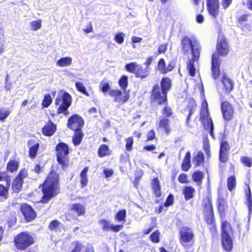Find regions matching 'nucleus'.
<instances>
[{"instance_id": "obj_1", "label": "nucleus", "mask_w": 252, "mask_h": 252, "mask_svg": "<svg viewBox=\"0 0 252 252\" xmlns=\"http://www.w3.org/2000/svg\"><path fill=\"white\" fill-rule=\"evenodd\" d=\"M216 206L220 222L221 246L222 249L226 252H231L233 248V229L230 222L225 220L228 209L227 199L220 192L218 193Z\"/></svg>"}, {"instance_id": "obj_2", "label": "nucleus", "mask_w": 252, "mask_h": 252, "mask_svg": "<svg viewBox=\"0 0 252 252\" xmlns=\"http://www.w3.org/2000/svg\"><path fill=\"white\" fill-rule=\"evenodd\" d=\"M39 188L42 193L39 202L46 204L61 192V183L59 174L54 169L48 173Z\"/></svg>"}, {"instance_id": "obj_3", "label": "nucleus", "mask_w": 252, "mask_h": 252, "mask_svg": "<svg viewBox=\"0 0 252 252\" xmlns=\"http://www.w3.org/2000/svg\"><path fill=\"white\" fill-rule=\"evenodd\" d=\"M216 51L211 57V76L214 80L217 79L220 75V57L226 56L229 52V42L223 35L218 37L216 46Z\"/></svg>"}, {"instance_id": "obj_4", "label": "nucleus", "mask_w": 252, "mask_h": 252, "mask_svg": "<svg viewBox=\"0 0 252 252\" xmlns=\"http://www.w3.org/2000/svg\"><path fill=\"white\" fill-rule=\"evenodd\" d=\"M172 86V82L169 77H162L160 81V85L156 83L152 87L150 94L151 103L158 106L168 104V93Z\"/></svg>"}, {"instance_id": "obj_5", "label": "nucleus", "mask_w": 252, "mask_h": 252, "mask_svg": "<svg viewBox=\"0 0 252 252\" xmlns=\"http://www.w3.org/2000/svg\"><path fill=\"white\" fill-rule=\"evenodd\" d=\"M201 207L204 221L208 226L212 236L217 237L219 234L218 228L211 194L203 197Z\"/></svg>"}, {"instance_id": "obj_6", "label": "nucleus", "mask_w": 252, "mask_h": 252, "mask_svg": "<svg viewBox=\"0 0 252 252\" xmlns=\"http://www.w3.org/2000/svg\"><path fill=\"white\" fill-rule=\"evenodd\" d=\"M84 125V121L80 115L74 114L71 115L67 119L66 126L74 132L72 137V142L74 146L80 145L84 137L82 130Z\"/></svg>"}, {"instance_id": "obj_7", "label": "nucleus", "mask_w": 252, "mask_h": 252, "mask_svg": "<svg viewBox=\"0 0 252 252\" xmlns=\"http://www.w3.org/2000/svg\"><path fill=\"white\" fill-rule=\"evenodd\" d=\"M178 240L181 245L186 252L193 248L195 241L194 230L189 226H182L178 231Z\"/></svg>"}, {"instance_id": "obj_8", "label": "nucleus", "mask_w": 252, "mask_h": 252, "mask_svg": "<svg viewBox=\"0 0 252 252\" xmlns=\"http://www.w3.org/2000/svg\"><path fill=\"white\" fill-rule=\"evenodd\" d=\"M199 120L204 128L209 130V134L213 138H215L214 134V124L211 118L208 107V103L206 100H204L201 105L200 112Z\"/></svg>"}, {"instance_id": "obj_9", "label": "nucleus", "mask_w": 252, "mask_h": 252, "mask_svg": "<svg viewBox=\"0 0 252 252\" xmlns=\"http://www.w3.org/2000/svg\"><path fill=\"white\" fill-rule=\"evenodd\" d=\"M71 102L72 97L68 93L65 92L62 94H59L55 100V105L58 106L57 113L68 115L69 114L68 108L71 105Z\"/></svg>"}, {"instance_id": "obj_10", "label": "nucleus", "mask_w": 252, "mask_h": 252, "mask_svg": "<svg viewBox=\"0 0 252 252\" xmlns=\"http://www.w3.org/2000/svg\"><path fill=\"white\" fill-rule=\"evenodd\" d=\"M56 156L58 163L61 165L62 168H66L69 164L68 146L63 142H60L55 147Z\"/></svg>"}, {"instance_id": "obj_11", "label": "nucleus", "mask_w": 252, "mask_h": 252, "mask_svg": "<svg viewBox=\"0 0 252 252\" xmlns=\"http://www.w3.org/2000/svg\"><path fill=\"white\" fill-rule=\"evenodd\" d=\"M181 46L185 54L190 50L191 56L201 54V46L196 39H192L188 36H185L181 40Z\"/></svg>"}, {"instance_id": "obj_12", "label": "nucleus", "mask_w": 252, "mask_h": 252, "mask_svg": "<svg viewBox=\"0 0 252 252\" xmlns=\"http://www.w3.org/2000/svg\"><path fill=\"white\" fill-rule=\"evenodd\" d=\"M15 247L19 251H25L34 243L33 237L28 232L17 234L13 240Z\"/></svg>"}, {"instance_id": "obj_13", "label": "nucleus", "mask_w": 252, "mask_h": 252, "mask_svg": "<svg viewBox=\"0 0 252 252\" xmlns=\"http://www.w3.org/2000/svg\"><path fill=\"white\" fill-rule=\"evenodd\" d=\"M220 102V111L222 118L224 122H229L232 121L235 117V107L230 102L224 100L223 95L219 94Z\"/></svg>"}, {"instance_id": "obj_14", "label": "nucleus", "mask_w": 252, "mask_h": 252, "mask_svg": "<svg viewBox=\"0 0 252 252\" xmlns=\"http://www.w3.org/2000/svg\"><path fill=\"white\" fill-rule=\"evenodd\" d=\"M86 214L85 206L80 203L72 204L66 215L67 220H75L77 217L85 216Z\"/></svg>"}, {"instance_id": "obj_15", "label": "nucleus", "mask_w": 252, "mask_h": 252, "mask_svg": "<svg viewBox=\"0 0 252 252\" xmlns=\"http://www.w3.org/2000/svg\"><path fill=\"white\" fill-rule=\"evenodd\" d=\"M19 209L27 222L32 221L36 219L37 217L36 211L29 204L26 203L21 204Z\"/></svg>"}, {"instance_id": "obj_16", "label": "nucleus", "mask_w": 252, "mask_h": 252, "mask_svg": "<svg viewBox=\"0 0 252 252\" xmlns=\"http://www.w3.org/2000/svg\"><path fill=\"white\" fill-rule=\"evenodd\" d=\"M230 146L226 140H222L220 142L219 154V161L223 163H226L229 158Z\"/></svg>"}, {"instance_id": "obj_17", "label": "nucleus", "mask_w": 252, "mask_h": 252, "mask_svg": "<svg viewBox=\"0 0 252 252\" xmlns=\"http://www.w3.org/2000/svg\"><path fill=\"white\" fill-rule=\"evenodd\" d=\"M99 223L101 226L102 230L104 232L112 231L114 233H117L124 227L123 224H112L109 220L104 219L100 220Z\"/></svg>"}, {"instance_id": "obj_18", "label": "nucleus", "mask_w": 252, "mask_h": 252, "mask_svg": "<svg viewBox=\"0 0 252 252\" xmlns=\"http://www.w3.org/2000/svg\"><path fill=\"white\" fill-rule=\"evenodd\" d=\"M175 62L174 61H171L169 62L166 66L164 59L163 58H160L158 61L157 69L159 71L160 73L165 74L172 71L175 68Z\"/></svg>"}, {"instance_id": "obj_19", "label": "nucleus", "mask_w": 252, "mask_h": 252, "mask_svg": "<svg viewBox=\"0 0 252 252\" xmlns=\"http://www.w3.org/2000/svg\"><path fill=\"white\" fill-rule=\"evenodd\" d=\"M206 5L209 14L216 18L219 13V0H206Z\"/></svg>"}, {"instance_id": "obj_20", "label": "nucleus", "mask_w": 252, "mask_h": 252, "mask_svg": "<svg viewBox=\"0 0 252 252\" xmlns=\"http://www.w3.org/2000/svg\"><path fill=\"white\" fill-rule=\"evenodd\" d=\"M197 108V103L195 100L192 98H190L189 99L188 103L185 108L184 109V111H188L189 113L187 116L186 120V125L189 127L192 126L190 125L189 120L191 116L195 111Z\"/></svg>"}, {"instance_id": "obj_21", "label": "nucleus", "mask_w": 252, "mask_h": 252, "mask_svg": "<svg viewBox=\"0 0 252 252\" xmlns=\"http://www.w3.org/2000/svg\"><path fill=\"white\" fill-rule=\"evenodd\" d=\"M110 96L114 98V101L119 103L120 104H124L126 102L129 98V94L126 93L124 95L122 96V92L118 89L111 90L109 91Z\"/></svg>"}, {"instance_id": "obj_22", "label": "nucleus", "mask_w": 252, "mask_h": 252, "mask_svg": "<svg viewBox=\"0 0 252 252\" xmlns=\"http://www.w3.org/2000/svg\"><path fill=\"white\" fill-rule=\"evenodd\" d=\"M56 131L57 125L51 119H49L41 128L42 134L47 137L53 135Z\"/></svg>"}, {"instance_id": "obj_23", "label": "nucleus", "mask_w": 252, "mask_h": 252, "mask_svg": "<svg viewBox=\"0 0 252 252\" xmlns=\"http://www.w3.org/2000/svg\"><path fill=\"white\" fill-rule=\"evenodd\" d=\"M222 91L225 94H229L234 88V83L233 80L226 76L223 75L221 78Z\"/></svg>"}, {"instance_id": "obj_24", "label": "nucleus", "mask_w": 252, "mask_h": 252, "mask_svg": "<svg viewBox=\"0 0 252 252\" xmlns=\"http://www.w3.org/2000/svg\"><path fill=\"white\" fill-rule=\"evenodd\" d=\"M29 147V156L32 159H34L39 148V143L34 139H31L28 141Z\"/></svg>"}, {"instance_id": "obj_25", "label": "nucleus", "mask_w": 252, "mask_h": 252, "mask_svg": "<svg viewBox=\"0 0 252 252\" xmlns=\"http://www.w3.org/2000/svg\"><path fill=\"white\" fill-rule=\"evenodd\" d=\"M200 55L192 56L187 63V68L190 76L194 77L196 73V69L194 67V63L197 62L200 58Z\"/></svg>"}, {"instance_id": "obj_26", "label": "nucleus", "mask_w": 252, "mask_h": 252, "mask_svg": "<svg viewBox=\"0 0 252 252\" xmlns=\"http://www.w3.org/2000/svg\"><path fill=\"white\" fill-rule=\"evenodd\" d=\"M151 189L152 192L156 197L159 198L161 196V187L160 181L158 177H155L152 180Z\"/></svg>"}, {"instance_id": "obj_27", "label": "nucleus", "mask_w": 252, "mask_h": 252, "mask_svg": "<svg viewBox=\"0 0 252 252\" xmlns=\"http://www.w3.org/2000/svg\"><path fill=\"white\" fill-rule=\"evenodd\" d=\"M195 189L191 186H185L183 187L182 194L186 201L193 198L195 196Z\"/></svg>"}, {"instance_id": "obj_28", "label": "nucleus", "mask_w": 252, "mask_h": 252, "mask_svg": "<svg viewBox=\"0 0 252 252\" xmlns=\"http://www.w3.org/2000/svg\"><path fill=\"white\" fill-rule=\"evenodd\" d=\"M112 153V151L109 146L105 144H101L97 150L98 156L100 158L109 156Z\"/></svg>"}, {"instance_id": "obj_29", "label": "nucleus", "mask_w": 252, "mask_h": 252, "mask_svg": "<svg viewBox=\"0 0 252 252\" xmlns=\"http://www.w3.org/2000/svg\"><path fill=\"white\" fill-rule=\"evenodd\" d=\"M191 154L189 151H188L183 158L181 164V169L183 171L187 172L191 168Z\"/></svg>"}, {"instance_id": "obj_30", "label": "nucleus", "mask_w": 252, "mask_h": 252, "mask_svg": "<svg viewBox=\"0 0 252 252\" xmlns=\"http://www.w3.org/2000/svg\"><path fill=\"white\" fill-rule=\"evenodd\" d=\"M150 71V68L149 69L147 68H144L141 65H138L134 74L136 78H139L142 79L149 76Z\"/></svg>"}, {"instance_id": "obj_31", "label": "nucleus", "mask_w": 252, "mask_h": 252, "mask_svg": "<svg viewBox=\"0 0 252 252\" xmlns=\"http://www.w3.org/2000/svg\"><path fill=\"white\" fill-rule=\"evenodd\" d=\"M204 177V174L203 172L199 170H197L194 171L191 175L192 181L199 187H200L202 184Z\"/></svg>"}, {"instance_id": "obj_32", "label": "nucleus", "mask_w": 252, "mask_h": 252, "mask_svg": "<svg viewBox=\"0 0 252 252\" xmlns=\"http://www.w3.org/2000/svg\"><path fill=\"white\" fill-rule=\"evenodd\" d=\"M193 162L195 167L204 165L205 163V157L203 152L198 151L196 155L193 157Z\"/></svg>"}, {"instance_id": "obj_33", "label": "nucleus", "mask_w": 252, "mask_h": 252, "mask_svg": "<svg viewBox=\"0 0 252 252\" xmlns=\"http://www.w3.org/2000/svg\"><path fill=\"white\" fill-rule=\"evenodd\" d=\"M19 166V162L17 160H9L6 166V171L13 173L17 171Z\"/></svg>"}, {"instance_id": "obj_34", "label": "nucleus", "mask_w": 252, "mask_h": 252, "mask_svg": "<svg viewBox=\"0 0 252 252\" xmlns=\"http://www.w3.org/2000/svg\"><path fill=\"white\" fill-rule=\"evenodd\" d=\"M158 127L164 129L165 133L168 134L171 131V128L169 125V120L166 118H162L158 122Z\"/></svg>"}, {"instance_id": "obj_35", "label": "nucleus", "mask_w": 252, "mask_h": 252, "mask_svg": "<svg viewBox=\"0 0 252 252\" xmlns=\"http://www.w3.org/2000/svg\"><path fill=\"white\" fill-rule=\"evenodd\" d=\"M89 171V167L86 166L80 174L81 188H85L88 183L87 173Z\"/></svg>"}, {"instance_id": "obj_36", "label": "nucleus", "mask_w": 252, "mask_h": 252, "mask_svg": "<svg viewBox=\"0 0 252 252\" xmlns=\"http://www.w3.org/2000/svg\"><path fill=\"white\" fill-rule=\"evenodd\" d=\"M24 181H21L14 178L11 185V189L13 193H18L22 189Z\"/></svg>"}, {"instance_id": "obj_37", "label": "nucleus", "mask_w": 252, "mask_h": 252, "mask_svg": "<svg viewBox=\"0 0 252 252\" xmlns=\"http://www.w3.org/2000/svg\"><path fill=\"white\" fill-rule=\"evenodd\" d=\"M10 184H6L5 185L0 184V198L7 199L9 197V190Z\"/></svg>"}, {"instance_id": "obj_38", "label": "nucleus", "mask_w": 252, "mask_h": 252, "mask_svg": "<svg viewBox=\"0 0 252 252\" xmlns=\"http://www.w3.org/2000/svg\"><path fill=\"white\" fill-rule=\"evenodd\" d=\"M72 63V58L69 57H62L58 60L56 63L57 65L59 67L67 66Z\"/></svg>"}, {"instance_id": "obj_39", "label": "nucleus", "mask_w": 252, "mask_h": 252, "mask_svg": "<svg viewBox=\"0 0 252 252\" xmlns=\"http://www.w3.org/2000/svg\"><path fill=\"white\" fill-rule=\"evenodd\" d=\"M236 179L235 175L229 176L227 179V187L228 189L231 191L236 187Z\"/></svg>"}, {"instance_id": "obj_40", "label": "nucleus", "mask_w": 252, "mask_h": 252, "mask_svg": "<svg viewBox=\"0 0 252 252\" xmlns=\"http://www.w3.org/2000/svg\"><path fill=\"white\" fill-rule=\"evenodd\" d=\"M163 105L164 107L162 108L161 113L164 117V118H168L172 117L174 114V112L172 108L167 104H164Z\"/></svg>"}, {"instance_id": "obj_41", "label": "nucleus", "mask_w": 252, "mask_h": 252, "mask_svg": "<svg viewBox=\"0 0 252 252\" xmlns=\"http://www.w3.org/2000/svg\"><path fill=\"white\" fill-rule=\"evenodd\" d=\"M72 249L71 251L72 252H81L84 248L83 244L78 240L74 241L71 243Z\"/></svg>"}, {"instance_id": "obj_42", "label": "nucleus", "mask_w": 252, "mask_h": 252, "mask_svg": "<svg viewBox=\"0 0 252 252\" xmlns=\"http://www.w3.org/2000/svg\"><path fill=\"white\" fill-rule=\"evenodd\" d=\"M126 216V212L125 209L119 210L115 216V220L117 221H125Z\"/></svg>"}, {"instance_id": "obj_43", "label": "nucleus", "mask_w": 252, "mask_h": 252, "mask_svg": "<svg viewBox=\"0 0 252 252\" xmlns=\"http://www.w3.org/2000/svg\"><path fill=\"white\" fill-rule=\"evenodd\" d=\"M160 232L158 229L153 232L150 236V239L153 243H158L160 241Z\"/></svg>"}, {"instance_id": "obj_44", "label": "nucleus", "mask_w": 252, "mask_h": 252, "mask_svg": "<svg viewBox=\"0 0 252 252\" xmlns=\"http://www.w3.org/2000/svg\"><path fill=\"white\" fill-rule=\"evenodd\" d=\"M118 83L121 88L125 91L128 86L127 76L126 75L122 76L118 81Z\"/></svg>"}, {"instance_id": "obj_45", "label": "nucleus", "mask_w": 252, "mask_h": 252, "mask_svg": "<svg viewBox=\"0 0 252 252\" xmlns=\"http://www.w3.org/2000/svg\"><path fill=\"white\" fill-rule=\"evenodd\" d=\"M75 86L78 92L82 93L86 96H89L90 95L89 93L88 92L82 82H76L75 84Z\"/></svg>"}, {"instance_id": "obj_46", "label": "nucleus", "mask_w": 252, "mask_h": 252, "mask_svg": "<svg viewBox=\"0 0 252 252\" xmlns=\"http://www.w3.org/2000/svg\"><path fill=\"white\" fill-rule=\"evenodd\" d=\"M52 99L51 95L49 94H44L42 100L41 105L43 108L49 107L52 103Z\"/></svg>"}, {"instance_id": "obj_47", "label": "nucleus", "mask_w": 252, "mask_h": 252, "mask_svg": "<svg viewBox=\"0 0 252 252\" xmlns=\"http://www.w3.org/2000/svg\"><path fill=\"white\" fill-rule=\"evenodd\" d=\"M246 204L248 206L249 210L251 211L252 209V196L249 186H248V191L246 192Z\"/></svg>"}, {"instance_id": "obj_48", "label": "nucleus", "mask_w": 252, "mask_h": 252, "mask_svg": "<svg viewBox=\"0 0 252 252\" xmlns=\"http://www.w3.org/2000/svg\"><path fill=\"white\" fill-rule=\"evenodd\" d=\"M138 64L135 62H132L130 63H126L125 65V69L127 71L131 73H135L137 67L138 66Z\"/></svg>"}, {"instance_id": "obj_49", "label": "nucleus", "mask_w": 252, "mask_h": 252, "mask_svg": "<svg viewBox=\"0 0 252 252\" xmlns=\"http://www.w3.org/2000/svg\"><path fill=\"white\" fill-rule=\"evenodd\" d=\"M240 162L245 167H251L252 166V159L247 156H242L240 158Z\"/></svg>"}, {"instance_id": "obj_50", "label": "nucleus", "mask_w": 252, "mask_h": 252, "mask_svg": "<svg viewBox=\"0 0 252 252\" xmlns=\"http://www.w3.org/2000/svg\"><path fill=\"white\" fill-rule=\"evenodd\" d=\"M174 202V195L170 193L167 196L165 201L163 203L165 207L168 208L172 206Z\"/></svg>"}, {"instance_id": "obj_51", "label": "nucleus", "mask_w": 252, "mask_h": 252, "mask_svg": "<svg viewBox=\"0 0 252 252\" xmlns=\"http://www.w3.org/2000/svg\"><path fill=\"white\" fill-rule=\"evenodd\" d=\"M41 20H38L36 21H32L30 23L31 28L32 31H35L40 29L41 27Z\"/></svg>"}, {"instance_id": "obj_52", "label": "nucleus", "mask_w": 252, "mask_h": 252, "mask_svg": "<svg viewBox=\"0 0 252 252\" xmlns=\"http://www.w3.org/2000/svg\"><path fill=\"white\" fill-rule=\"evenodd\" d=\"M126 149L127 151H131L132 150V145L134 143V140L132 136L126 139Z\"/></svg>"}, {"instance_id": "obj_53", "label": "nucleus", "mask_w": 252, "mask_h": 252, "mask_svg": "<svg viewBox=\"0 0 252 252\" xmlns=\"http://www.w3.org/2000/svg\"><path fill=\"white\" fill-rule=\"evenodd\" d=\"M10 113V111L9 109L5 110L3 108H0V121L3 122Z\"/></svg>"}, {"instance_id": "obj_54", "label": "nucleus", "mask_w": 252, "mask_h": 252, "mask_svg": "<svg viewBox=\"0 0 252 252\" xmlns=\"http://www.w3.org/2000/svg\"><path fill=\"white\" fill-rule=\"evenodd\" d=\"M28 172L26 169L23 168L21 169L18 173L16 175L15 178L24 181V179L27 177Z\"/></svg>"}, {"instance_id": "obj_55", "label": "nucleus", "mask_w": 252, "mask_h": 252, "mask_svg": "<svg viewBox=\"0 0 252 252\" xmlns=\"http://www.w3.org/2000/svg\"><path fill=\"white\" fill-rule=\"evenodd\" d=\"M1 181H5L6 184H10V177L5 171L0 172V182Z\"/></svg>"}, {"instance_id": "obj_56", "label": "nucleus", "mask_w": 252, "mask_h": 252, "mask_svg": "<svg viewBox=\"0 0 252 252\" xmlns=\"http://www.w3.org/2000/svg\"><path fill=\"white\" fill-rule=\"evenodd\" d=\"M178 181L181 184H188L189 181L188 179V175L184 173H181L178 178Z\"/></svg>"}, {"instance_id": "obj_57", "label": "nucleus", "mask_w": 252, "mask_h": 252, "mask_svg": "<svg viewBox=\"0 0 252 252\" xmlns=\"http://www.w3.org/2000/svg\"><path fill=\"white\" fill-rule=\"evenodd\" d=\"M168 43H163L160 44L158 47V52L155 53V55H158L161 54H164L167 50Z\"/></svg>"}, {"instance_id": "obj_58", "label": "nucleus", "mask_w": 252, "mask_h": 252, "mask_svg": "<svg viewBox=\"0 0 252 252\" xmlns=\"http://www.w3.org/2000/svg\"><path fill=\"white\" fill-rule=\"evenodd\" d=\"M152 223L151 224V225L149 228H148L147 229L144 230L143 231V233L144 235H147L149 234L154 228H156L157 226V224L156 222V218H153L152 220Z\"/></svg>"}, {"instance_id": "obj_59", "label": "nucleus", "mask_w": 252, "mask_h": 252, "mask_svg": "<svg viewBox=\"0 0 252 252\" xmlns=\"http://www.w3.org/2000/svg\"><path fill=\"white\" fill-rule=\"evenodd\" d=\"M152 223L151 224V225L149 228H148L147 229L144 230L143 231V233L144 235H147L149 234L154 228H156L157 226V224L156 222V218H153L152 220Z\"/></svg>"}, {"instance_id": "obj_60", "label": "nucleus", "mask_w": 252, "mask_h": 252, "mask_svg": "<svg viewBox=\"0 0 252 252\" xmlns=\"http://www.w3.org/2000/svg\"><path fill=\"white\" fill-rule=\"evenodd\" d=\"M152 223L151 224V225L149 228H148L147 229L144 230L143 231V233L144 235H147L149 234L154 228H156L157 226V224L156 222V218H153L152 220Z\"/></svg>"}, {"instance_id": "obj_61", "label": "nucleus", "mask_w": 252, "mask_h": 252, "mask_svg": "<svg viewBox=\"0 0 252 252\" xmlns=\"http://www.w3.org/2000/svg\"><path fill=\"white\" fill-rule=\"evenodd\" d=\"M61 223L57 220H52L48 225V229L51 231H53L57 229L60 225Z\"/></svg>"}, {"instance_id": "obj_62", "label": "nucleus", "mask_w": 252, "mask_h": 252, "mask_svg": "<svg viewBox=\"0 0 252 252\" xmlns=\"http://www.w3.org/2000/svg\"><path fill=\"white\" fill-rule=\"evenodd\" d=\"M125 34L123 32L117 33L115 36V40L118 44H122L124 41Z\"/></svg>"}, {"instance_id": "obj_63", "label": "nucleus", "mask_w": 252, "mask_h": 252, "mask_svg": "<svg viewBox=\"0 0 252 252\" xmlns=\"http://www.w3.org/2000/svg\"><path fill=\"white\" fill-rule=\"evenodd\" d=\"M100 90L103 93H106L110 89V85L108 82H101L100 83Z\"/></svg>"}, {"instance_id": "obj_64", "label": "nucleus", "mask_w": 252, "mask_h": 252, "mask_svg": "<svg viewBox=\"0 0 252 252\" xmlns=\"http://www.w3.org/2000/svg\"><path fill=\"white\" fill-rule=\"evenodd\" d=\"M156 138V133L154 129L149 130L147 134V141H152Z\"/></svg>"}]
</instances>
